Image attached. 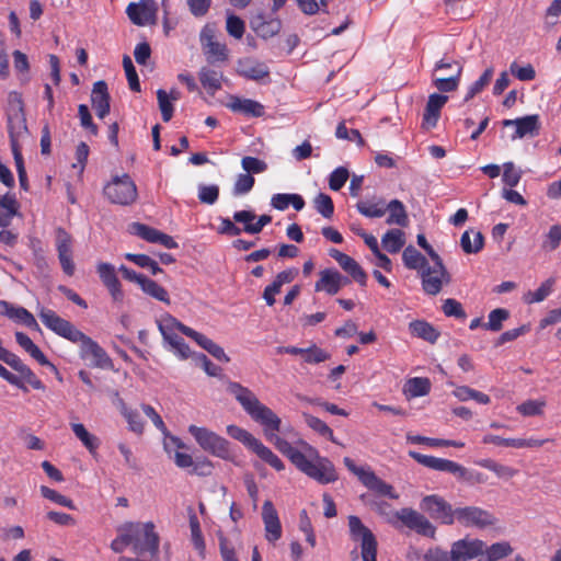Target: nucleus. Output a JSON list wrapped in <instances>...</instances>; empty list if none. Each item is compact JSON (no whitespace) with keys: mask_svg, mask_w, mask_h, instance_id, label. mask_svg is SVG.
Instances as JSON below:
<instances>
[{"mask_svg":"<svg viewBox=\"0 0 561 561\" xmlns=\"http://www.w3.org/2000/svg\"><path fill=\"white\" fill-rule=\"evenodd\" d=\"M228 391L236 398L250 417L259 423L265 438L302 473L320 484L335 482L339 478L331 460L320 456L319 451L307 442H299V447L278 436L282 420L268 407L263 404L249 389L238 382H230Z\"/></svg>","mask_w":561,"mask_h":561,"instance_id":"obj_1","label":"nucleus"},{"mask_svg":"<svg viewBox=\"0 0 561 561\" xmlns=\"http://www.w3.org/2000/svg\"><path fill=\"white\" fill-rule=\"evenodd\" d=\"M38 317L43 324L55 334L80 344V355L82 358L90 357L98 347V343L77 329L70 321L59 317L54 310L42 307Z\"/></svg>","mask_w":561,"mask_h":561,"instance_id":"obj_2","label":"nucleus"},{"mask_svg":"<svg viewBox=\"0 0 561 561\" xmlns=\"http://www.w3.org/2000/svg\"><path fill=\"white\" fill-rule=\"evenodd\" d=\"M7 121L12 153L22 152V144L28 137V129L23 100L16 92L9 94Z\"/></svg>","mask_w":561,"mask_h":561,"instance_id":"obj_3","label":"nucleus"},{"mask_svg":"<svg viewBox=\"0 0 561 561\" xmlns=\"http://www.w3.org/2000/svg\"><path fill=\"white\" fill-rule=\"evenodd\" d=\"M129 531L130 546L134 553L145 556L148 553L153 560L158 559L159 553V536L154 531V525L148 523L127 522Z\"/></svg>","mask_w":561,"mask_h":561,"instance_id":"obj_4","label":"nucleus"},{"mask_svg":"<svg viewBox=\"0 0 561 561\" xmlns=\"http://www.w3.org/2000/svg\"><path fill=\"white\" fill-rule=\"evenodd\" d=\"M188 433L204 451L224 460L234 461V456L230 450V443L222 436L207 427L196 425H190Z\"/></svg>","mask_w":561,"mask_h":561,"instance_id":"obj_5","label":"nucleus"},{"mask_svg":"<svg viewBox=\"0 0 561 561\" xmlns=\"http://www.w3.org/2000/svg\"><path fill=\"white\" fill-rule=\"evenodd\" d=\"M350 537L359 543L363 561H377L378 542L373 531L366 527L359 517L348 516Z\"/></svg>","mask_w":561,"mask_h":561,"instance_id":"obj_6","label":"nucleus"},{"mask_svg":"<svg viewBox=\"0 0 561 561\" xmlns=\"http://www.w3.org/2000/svg\"><path fill=\"white\" fill-rule=\"evenodd\" d=\"M103 192L112 204L122 206L131 205L138 196L135 182L126 173L113 176L104 186Z\"/></svg>","mask_w":561,"mask_h":561,"instance_id":"obj_7","label":"nucleus"},{"mask_svg":"<svg viewBox=\"0 0 561 561\" xmlns=\"http://www.w3.org/2000/svg\"><path fill=\"white\" fill-rule=\"evenodd\" d=\"M420 508L443 525L455 523V510L444 497L437 494L424 496L420 503Z\"/></svg>","mask_w":561,"mask_h":561,"instance_id":"obj_8","label":"nucleus"},{"mask_svg":"<svg viewBox=\"0 0 561 561\" xmlns=\"http://www.w3.org/2000/svg\"><path fill=\"white\" fill-rule=\"evenodd\" d=\"M455 520L463 527L484 529L493 526L495 517L486 510L479 506H463L455 508Z\"/></svg>","mask_w":561,"mask_h":561,"instance_id":"obj_9","label":"nucleus"},{"mask_svg":"<svg viewBox=\"0 0 561 561\" xmlns=\"http://www.w3.org/2000/svg\"><path fill=\"white\" fill-rule=\"evenodd\" d=\"M396 517L409 529L416 531L424 537L434 538L436 527L420 512L404 507L396 513Z\"/></svg>","mask_w":561,"mask_h":561,"instance_id":"obj_10","label":"nucleus"},{"mask_svg":"<svg viewBox=\"0 0 561 561\" xmlns=\"http://www.w3.org/2000/svg\"><path fill=\"white\" fill-rule=\"evenodd\" d=\"M450 279V274L443 262H440V265L434 263L433 267L427 265L422 270V287L428 295H437L442 290L443 285L449 284Z\"/></svg>","mask_w":561,"mask_h":561,"instance_id":"obj_11","label":"nucleus"},{"mask_svg":"<svg viewBox=\"0 0 561 561\" xmlns=\"http://www.w3.org/2000/svg\"><path fill=\"white\" fill-rule=\"evenodd\" d=\"M201 44L208 62L214 64L228 59L227 46L216 41L214 28L205 26L202 30Z\"/></svg>","mask_w":561,"mask_h":561,"instance_id":"obj_12","label":"nucleus"},{"mask_svg":"<svg viewBox=\"0 0 561 561\" xmlns=\"http://www.w3.org/2000/svg\"><path fill=\"white\" fill-rule=\"evenodd\" d=\"M157 10V3L153 0H141L138 3H129L126 14L135 25L144 26L156 22Z\"/></svg>","mask_w":561,"mask_h":561,"instance_id":"obj_13","label":"nucleus"},{"mask_svg":"<svg viewBox=\"0 0 561 561\" xmlns=\"http://www.w3.org/2000/svg\"><path fill=\"white\" fill-rule=\"evenodd\" d=\"M450 550L453 561H468L483 554L485 543L480 539L466 537L453 542Z\"/></svg>","mask_w":561,"mask_h":561,"instance_id":"obj_14","label":"nucleus"},{"mask_svg":"<svg viewBox=\"0 0 561 561\" xmlns=\"http://www.w3.org/2000/svg\"><path fill=\"white\" fill-rule=\"evenodd\" d=\"M55 241L61 268L65 274L72 276L75 273V264L72 261L71 236L64 228H57Z\"/></svg>","mask_w":561,"mask_h":561,"instance_id":"obj_15","label":"nucleus"},{"mask_svg":"<svg viewBox=\"0 0 561 561\" xmlns=\"http://www.w3.org/2000/svg\"><path fill=\"white\" fill-rule=\"evenodd\" d=\"M502 124L504 127H515V133L511 136L512 140L520 139L526 136H535L540 129L539 116L537 114L515 119H504Z\"/></svg>","mask_w":561,"mask_h":561,"instance_id":"obj_16","label":"nucleus"},{"mask_svg":"<svg viewBox=\"0 0 561 561\" xmlns=\"http://www.w3.org/2000/svg\"><path fill=\"white\" fill-rule=\"evenodd\" d=\"M348 283L350 279L336 270L327 268L321 271L320 278L316 283L314 289L317 291H325L329 295H335Z\"/></svg>","mask_w":561,"mask_h":561,"instance_id":"obj_17","label":"nucleus"},{"mask_svg":"<svg viewBox=\"0 0 561 561\" xmlns=\"http://www.w3.org/2000/svg\"><path fill=\"white\" fill-rule=\"evenodd\" d=\"M133 231L141 239L151 243L162 244L167 249H176L179 247L178 242L171 236L147 225L135 222L133 224Z\"/></svg>","mask_w":561,"mask_h":561,"instance_id":"obj_18","label":"nucleus"},{"mask_svg":"<svg viewBox=\"0 0 561 561\" xmlns=\"http://www.w3.org/2000/svg\"><path fill=\"white\" fill-rule=\"evenodd\" d=\"M262 519L266 531V540L274 542L282 537V525L278 514L271 501H265L262 506Z\"/></svg>","mask_w":561,"mask_h":561,"instance_id":"obj_19","label":"nucleus"},{"mask_svg":"<svg viewBox=\"0 0 561 561\" xmlns=\"http://www.w3.org/2000/svg\"><path fill=\"white\" fill-rule=\"evenodd\" d=\"M448 96L437 93H433L428 96L422 121V127L424 129L430 130L436 127L440 117V111L446 104Z\"/></svg>","mask_w":561,"mask_h":561,"instance_id":"obj_20","label":"nucleus"},{"mask_svg":"<svg viewBox=\"0 0 561 561\" xmlns=\"http://www.w3.org/2000/svg\"><path fill=\"white\" fill-rule=\"evenodd\" d=\"M329 254L339 263V265L342 267L344 272H346L353 277L355 282H357L362 286L366 285L367 275L360 267V265L353 257L336 249H331L329 251Z\"/></svg>","mask_w":561,"mask_h":561,"instance_id":"obj_21","label":"nucleus"},{"mask_svg":"<svg viewBox=\"0 0 561 561\" xmlns=\"http://www.w3.org/2000/svg\"><path fill=\"white\" fill-rule=\"evenodd\" d=\"M227 107L234 113H241L249 117H261L265 113L264 105L260 102L236 95L229 96Z\"/></svg>","mask_w":561,"mask_h":561,"instance_id":"obj_22","label":"nucleus"},{"mask_svg":"<svg viewBox=\"0 0 561 561\" xmlns=\"http://www.w3.org/2000/svg\"><path fill=\"white\" fill-rule=\"evenodd\" d=\"M238 73L250 80L259 81L265 77H268V67L256 59L243 58L238 61Z\"/></svg>","mask_w":561,"mask_h":561,"instance_id":"obj_23","label":"nucleus"},{"mask_svg":"<svg viewBox=\"0 0 561 561\" xmlns=\"http://www.w3.org/2000/svg\"><path fill=\"white\" fill-rule=\"evenodd\" d=\"M91 101L99 118H104L110 113V95L105 81L100 80L93 84Z\"/></svg>","mask_w":561,"mask_h":561,"instance_id":"obj_24","label":"nucleus"},{"mask_svg":"<svg viewBox=\"0 0 561 561\" xmlns=\"http://www.w3.org/2000/svg\"><path fill=\"white\" fill-rule=\"evenodd\" d=\"M198 79L209 95H215L222 87L224 75L208 67L201 68Z\"/></svg>","mask_w":561,"mask_h":561,"instance_id":"obj_25","label":"nucleus"},{"mask_svg":"<svg viewBox=\"0 0 561 561\" xmlns=\"http://www.w3.org/2000/svg\"><path fill=\"white\" fill-rule=\"evenodd\" d=\"M261 460L268 463L277 471L284 470V462L275 455L267 446H265L260 439L255 438L249 447Z\"/></svg>","mask_w":561,"mask_h":561,"instance_id":"obj_26","label":"nucleus"},{"mask_svg":"<svg viewBox=\"0 0 561 561\" xmlns=\"http://www.w3.org/2000/svg\"><path fill=\"white\" fill-rule=\"evenodd\" d=\"M261 460L268 463L277 471L284 470V462L275 455L267 446H265L260 439L255 438L249 447Z\"/></svg>","mask_w":561,"mask_h":561,"instance_id":"obj_27","label":"nucleus"},{"mask_svg":"<svg viewBox=\"0 0 561 561\" xmlns=\"http://www.w3.org/2000/svg\"><path fill=\"white\" fill-rule=\"evenodd\" d=\"M261 460L268 463L277 471L284 470V462L275 455L267 446H265L260 439L255 438L249 447Z\"/></svg>","mask_w":561,"mask_h":561,"instance_id":"obj_28","label":"nucleus"},{"mask_svg":"<svg viewBox=\"0 0 561 561\" xmlns=\"http://www.w3.org/2000/svg\"><path fill=\"white\" fill-rule=\"evenodd\" d=\"M19 204L13 194L0 196V227H8L18 214Z\"/></svg>","mask_w":561,"mask_h":561,"instance_id":"obj_29","label":"nucleus"},{"mask_svg":"<svg viewBox=\"0 0 561 561\" xmlns=\"http://www.w3.org/2000/svg\"><path fill=\"white\" fill-rule=\"evenodd\" d=\"M360 482L368 488L369 490L375 491L376 493L385 496H389L391 499H397L398 496L393 494V488L378 478L371 470L367 473H363L360 476Z\"/></svg>","mask_w":561,"mask_h":561,"instance_id":"obj_30","label":"nucleus"},{"mask_svg":"<svg viewBox=\"0 0 561 561\" xmlns=\"http://www.w3.org/2000/svg\"><path fill=\"white\" fill-rule=\"evenodd\" d=\"M387 211L389 213L386 222L388 225H397L407 227L409 224V216L405 206L399 199H392L386 204Z\"/></svg>","mask_w":561,"mask_h":561,"instance_id":"obj_31","label":"nucleus"},{"mask_svg":"<svg viewBox=\"0 0 561 561\" xmlns=\"http://www.w3.org/2000/svg\"><path fill=\"white\" fill-rule=\"evenodd\" d=\"M158 329L163 337L164 343L171 341L172 339L176 337V330L183 333V329L187 328L183 323H181L179 320H176L171 314H165L161 317L158 321Z\"/></svg>","mask_w":561,"mask_h":561,"instance_id":"obj_32","label":"nucleus"},{"mask_svg":"<svg viewBox=\"0 0 561 561\" xmlns=\"http://www.w3.org/2000/svg\"><path fill=\"white\" fill-rule=\"evenodd\" d=\"M461 72L462 66L460 64H456L455 72L449 77H436V75H433V84L440 92L455 91L459 85Z\"/></svg>","mask_w":561,"mask_h":561,"instance_id":"obj_33","label":"nucleus"},{"mask_svg":"<svg viewBox=\"0 0 561 561\" xmlns=\"http://www.w3.org/2000/svg\"><path fill=\"white\" fill-rule=\"evenodd\" d=\"M484 238L479 231H465L460 238V245L465 253H478L483 248Z\"/></svg>","mask_w":561,"mask_h":561,"instance_id":"obj_34","label":"nucleus"},{"mask_svg":"<svg viewBox=\"0 0 561 561\" xmlns=\"http://www.w3.org/2000/svg\"><path fill=\"white\" fill-rule=\"evenodd\" d=\"M357 210L368 218H380L387 213L386 203L379 198L376 201H360L356 205Z\"/></svg>","mask_w":561,"mask_h":561,"instance_id":"obj_35","label":"nucleus"},{"mask_svg":"<svg viewBox=\"0 0 561 561\" xmlns=\"http://www.w3.org/2000/svg\"><path fill=\"white\" fill-rule=\"evenodd\" d=\"M381 243L389 253H397L405 243V234L400 229H390L382 236Z\"/></svg>","mask_w":561,"mask_h":561,"instance_id":"obj_36","label":"nucleus"},{"mask_svg":"<svg viewBox=\"0 0 561 561\" xmlns=\"http://www.w3.org/2000/svg\"><path fill=\"white\" fill-rule=\"evenodd\" d=\"M409 329L411 333L420 339L428 341L431 343H435L439 336L437 330L431 325L430 323L421 320L412 321L409 324Z\"/></svg>","mask_w":561,"mask_h":561,"instance_id":"obj_37","label":"nucleus"},{"mask_svg":"<svg viewBox=\"0 0 561 561\" xmlns=\"http://www.w3.org/2000/svg\"><path fill=\"white\" fill-rule=\"evenodd\" d=\"M140 288L146 295L150 296L151 298L161 301L165 305L171 304L170 296L167 289L159 285L157 282L152 280L151 278L146 277V279H142Z\"/></svg>","mask_w":561,"mask_h":561,"instance_id":"obj_38","label":"nucleus"},{"mask_svg":"<svg viewBox=\"0 0 561 561\" xmlns=\"http://www.w3.org/2000/svg\"><path fill=\"white\" fill-rule=\"evenodd\" d=\"M409 455L419 463L423 465L426 468L447 472L450 460L438 458L434 456L423 455L416 451H410Z\"/></svg>","mask_w":561,"mask_h":561,"instance_id":"obj_39","label":"nucleus"},{"mask_svg":"<svg viewBox=\"0 0 561 561\" xmlns=\"http://www.w3.org/2000/svg\"><path fill=\"white\" fill-rule=\"evenodd\" d=\"M431 390V382L427 378L414 377L404 385V393L410 398L426 396Z\"/></svg>","mask_w":561,"mask_h":561,"instance_id":"obj_40","label":"nucleus"},{"mask_svg":"<svg viewBox=\"0 0 561 561\" xmlns=\"http://www.w3.org/2000/svg\"><path fill=\"white\" fill-rule=\"evenodd\" d=\"M305 423L319 435L329 438L332 443L339 444L333 435V431L327 425L325 422L310 413L302 412Z\"/></svg>","mask_w":561,"mask_h":561,"instance_id":"obj_41","label":"nucleus"},{"mask_svg":"<svg viewBox=\"0 0 561 561\" xmlns=\"http://www.w3.org/2000/svg\"><path fill=\"white\" fill-rule=\"evenodd\" d=\"M190 528L193 546L197 550L199 557L204 559L206 557V545L202 534L199 520L195 514L190 516Z\"/></svg>","mask_w":561,"mask_h":561,"instance_id":"obj_42","label":"nucleus"},{"mask_svg":"<svg viewBox=\"0 0 561 561\" xmlns=\"http://www.w3.org/2000/svg\"><path fill=\"white\" fill-rule=\"evenodd\" d=\"M402 260L410 270H423L428 264L427 260L413 245L403 250Z\"/></svg>","mask_w":561,"mask_h":561,"instance_id":"obj_43","label":"nucleus"},{"mask_svg":"<svg viewBox=\"0 0 561 561\" xmlns=\"http://www.w3.org/2000/svg\"><path fill=\"white\" fill-rule=\"evenodd\" d=\"M71 428L77 436L78 439L84 445V447L93 454L100 446V440L96 436L92 435L87 431L83 424L73 423L71 424Z\"/></svg>","mask_w":561,"mask_h":561,"instance_id":"obj_44","label":"nucleus"},{"mask_svg":"<svg viewBox=\"0 0 561 561\" xmlns=\"http://www.w3.org/2000/svg\"><path fill=\"white\" fill-rule=\"evenodd\" d=\"M477 465H479L480 467L482 468H485L492 472H494L499 478L501 479H511L513 478L514 476L517 474V470L510 467V466H505V465H502V463H499L496 462L495 460H492V459H481L479 461H477Z\"/></svg>","mask_w":561,"mask_h":561,"instance_id":"obj_45","label":"nucleus"},{"mask_svg":"<svg viewBox=\"0 0 561 561\" xmlns=\"http://www.w3.org/2000/svg\"><path fill=\"white\" fill-rule=\"evenodd\" d=\"M453 393L460 401L474 400L480 404H488L490 402V397L488 394L468 386H459L453 391Z\"/></svg>","mask_w":561,"mask_h":561,"instance_id":"obj_46","label":"nucleus"},{"mask_svg":"<svg viewBox=\"0 0 561 561\" xmlns=\"http://www.w3.org/2000/svg\"><path fill=\"white\" fill-rule=\"evenodd\" d=\"M554 278L550 277L545 280L537 290L528 291L524 296V301L526 304H535L543 301L552 291L554 285Z\"/></svg>","mask_w":561,"mask_h":561,"instance_id":"obj_47","label":"nucleus"},{"mask_svg":"<svg viewBox=\"0 0 561 561\" xmlns=\"http://www.w3.org/2000/svg\"><path fill=\"white\" fill-rule=\"evenodd\" d=\"M510 318V311L504 308H496L488 316V322L483 324L485 330L497 332L503 328V322Z\"/></svg>","mask_w":561,"mask_h":561,"instance_id":"obj_48","label":"nucleus"},{"mask_svg":"<svg viewBox=\"0 0 561 561\" xmlns=\"http://www.w3.org/2000/svg\"><path fill=\"white\" fill-rule=\"evenodd\" d=\"M165 344L168 345V350L173 352L174 355L181 360H185L188 358L193 359V355L196 354L195 352H192L190 350V346L180 335L167 342Z\"/></svg>","mask_w":561,"mask_h":561,"instance_id":"obj_49","label":"nucleus"},{"mask_svg":"<svg viewBox=\"0 0 561 561\" xmlns=\"http://www.w3.org/2000/svg\"><path fill=\"white\" fill-rule=\"evenodd\" d=\"M493 73L494 70L492 67L486 68L482 76L468 88L465 102H468L480 93L491 82Z\"/></svg>","mask_w":561,"mask_h":561,"instance_id":"obj_50","label":"nucleus"},{"mask_svg":"<svg viewBox=\"0 0 561 561\" xmlns=\"http://www.w3.org/2000/svg\"><path fill=\"white\" fill-rule=\"evenodd\" d=\"M545 407V400H527L517 405L516 410L519 414L524 416H536L541 415L543 413Z\"/></svg>","mask_w":561,"mask_h":561,"instance_id":"obj_51","label":"nucleus"},{"mask_svg":"<svg viewBox=\"0 0 561 561\" xmlns=\"http://www.w3.org/2000/svg\"><path fill=\"white\" fill-rule=\"evenodd\" d=\"M316 210L324 218H331L334 213L332 198L324 193H319L313 199Z\"/></svg>","mask_w":561,"mask_h":561,"instance_id":"obj_52","label":"nucleus"},{"mask_svg":"<svg viewBox=\"0 0 561 561\" xmlns=\"http://www.w3.org/2000/svg\"><path fill=\"white\" fill-rule=\"evenodd\" d=\"M129 531L127 523L117 527V537L111 542V549L114 552L121 553L127 546H130Z\"/></svg>","mask_w":561,"mask_h":561,"instance_id":"obj_53","label":"nucleus"},{"mask_svg":"<svg viewBox=\"0 0 561 561\" xmlns=\"http://www.w3.org/2000/svg\"><path fill=\"white\" fill-rule=\"evenodd\" d=\"M254 183L255 180L251 174L245 172L238 174L232 188L233 196L248 194L252 190Z\"/></svg>","mask_w":561,"mask_h":561,"instance_id":"obj_54","label":"nucleus"},{"mask_svg":"<svg viewBox=\"0 0 561 561\" xmlns=\"http://www.w3.org/2000/svg\"><path fill=\"white\" fill-rule=\"evenodd\" d=\"M256 34L263 38H270L276 35L280 30L279 20L261 21L254 27Z\"/></svg>","mask_w":561,"mask_h":561,"instance_id":"obj_55","label":"nucleus"},{"mask_svg":"<svg viewBox=\"0 0 561 561\" xmlns=\"http://www.w3.org/2000/svg\"><path fill=\"white\" fill-rule=\"evenodd\" d=\"M41 493L45 499L50 500L56 504H59V505L65 506L70 510L76 508V505L71 499L58 493L57 491H55L48 486L42 485Z\"/></svg>","mask_w":561,"mask_h":561,"instance_id":"obj_56","label":"nucleus"},{"mask_svg":"<svg viewBox=\"0 0 561 561\" xmlns=\"http://www.w3.org/2000/svg\"><path fill=\"white\" fill-rule=\"evenodd\" d=\"M241 167L248 174H259L263 173L267 170V164L265 161L260 160L255 157H243L241 160Z\"/></svg>","mask_w":561,"mask_h":561,"instance_id":"obj_57","label":"nucleus"},{"mask_svg":"<svg viewBox=\"0 0 561 561\" xmlns=\"http://www.w3.org/2000/svg\"><path fill=\"white\" fill-rule=\"evenodd\" d=\"M227 434L231 438L242 443L247 448H249L256 438L249 431L233 424L227 426Z\"/></svg>","mask_w":561,"mask_h":561,"instance_id":"obj_58","label":"nucleus"},{"mask_svg":"<svg viewBox=\"0 0 561 561\" xmlns=\"http://www.w3.org/2000/svg\"><path fill=\"white\" fill-rule=\"evenodd\" d=\"M157 99L163 122H169L172 118L174 112V107L170 101L169 94L167 91L159 89L157 91Z\"/></svg>","mask_w":561,"mask_h":561,"instance_id":"obj_59","label":"nucleus"},{"mask_svg":"<svg viewBox=\"0 0 561 561\" xmlns=\"http://www.w3.org/2000/svg\"><path fill=\"white\" fill-rule=\"evenodd\" d=\"M11 319L23 323L30 329L39 330V325L34 316L23 307H15Z\"/></svg>","mask_w":561,"mask_h":561,"instance_id":"obj_60","label":"nucleus"},{"mask_svg":"<svg viewBox=\"0 0 561 561\" xmlns=\"http://www.w3.org/2000/svg\"><path fill=\"white\" fill-rule=\"evenodd\" d=\"M123 67L126 73V78L129 84L130 90L140 91V83L138 79V75L136 72L135 66L129 56L125 55L123 57Z\"/></svg>","mask_w":561,"mask_h":561,"instance_id":"obj_61","label":"nucleus"},{"mask_svg":"<svg viewBox=\"0 0 561 561\" xmlns=\"http://www.w3.org/2000/svg\"><path fill=\"white\" fill-rule=\"evenodd\" d=\"M486 561H496L504 557H507L512 552V548L507 542H496L491 547L486 548Z\"/></svg>","mask_w":561,"mask_h":561,"instance_id":"obj_62","label":"nucleus"},{"mask_svg":"<svg viewBox=\"0 0 561 561\" xmlns=\"http://www.w3.org/2000/svg\"><path fill=\"white\" fill-rule=\"evenodd\" d=\"M348 170L344 167H339L331 172L329 176V186L332 191H340L348 179Z\"/></svg>","mask_w":561,"mask_h":561,"instance_id":"obj_63","label":"nucleus"},{"mask_svg":"<svg viewBox=\"0 0 561 561\" xmlns=\"http://www.w3.org/2000/svg\"><path fill=\"white\" fill-rule=\"evenodd\" d=\"M226 28L230 36L240 39L244 34L245 25L239 16L230 14L227 18Z\"/></svg>","mask_w":561,"mask_h":561,"instance_id":"obj_64","label":"nucleus"}]
</instances>
